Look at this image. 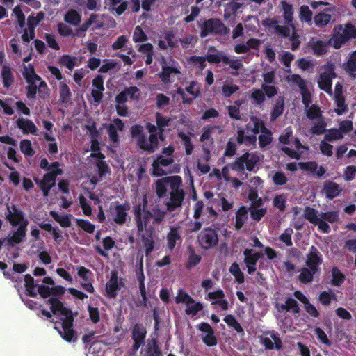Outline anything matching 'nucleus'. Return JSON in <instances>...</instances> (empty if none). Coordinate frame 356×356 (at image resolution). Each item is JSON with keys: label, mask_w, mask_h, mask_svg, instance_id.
<instances>
[{"label": "nucleus", "mask_w": 356, "mask_h": 356, "mask_svg": "<svg viewBox=\"0 0 356 356\" xmlns=\"http://www.w3.org/2000/svg\"><path fill=\"white\" fill-rule=\"evenodd\" d=\"M147 195L143 196L142 203L134 206L132 212L134 215L137 231L140 233L147 230L149 225L154 227L160 225L165 219L166 211L161 209L159 204L148 209Z\"/></svg>", "instance_id": "nucleus-1"}, {"label": "nucleus", "mask_w": 356, "mask_h": 356, "mask_svg": "<svg viewBox=\"0 0 356 356\" xmlns=\"http://www.w3.org/2000/svg\"><path fill=\"white\" fill-rule=\"evenodd\" d=\"M46 304L50 305V310L53 314L60 316L62 330L56 326L54 327L60 337L67 342L76 341L77 337L73 329L74 316L72 311L66 307L63 302L56 298H49L46 300Z\"/></svg>", "instance_id": "nucleus-2"}, {"label": "nucleus", "mask_w": 356, "mask_h": 356, "mask_svg": "<svg viewBox=\"0 0 356 356\" xmlns=\"http://www.w3.org/2000/svg\"><path fill=\"white\" fill-rule=\"evenodd\" d=\"M63 174V170L60 168V163L58 161H54L51 168V172L43 175L42 179L35 177L33 180L39 187L44 197H48L50 191L56 186V179L59 175Z\"/></svg>", "instance_id": "nucleus-3"}, {"label": "nucleus", "mask_w": 356, "mask_h": 356, "mask_svg": "<svg viewBox=\"0 0 356 356\" xmlns=\"http://www.w3.org/2000/svg\"><path fill=\"white\" fill-rule=\"evenodd\" d=\"M259 162V157L256 153L245 152L241 156L236 158L233 162L228 164L227 166H225L222 172L225 177L229 172L228 167L235 172H243L245 168L249 172L254 170L255 166Z\"/></svg>", "instance_id": "nucleus-4"}, {"label": "nucleus", "mask_w": 356, "mask_h": 356, "mask_svg": "<svg viewBox=\"0 0 356 356\" xmlns=\"http://www.w3.org/2000/svg\"><path fill=\"white\" fill-rule=\"evenodd\" d=\"M198 27L200 29V36L202 38L209 35L225 37L230 33L229 28L219 18L212 17L205 19L202 23H198Z\"/></svg>", "instance_id": "nucleus-5"}, {"label": "nucleus", "mask_w": 356, "mask_h": 356, "mask_svg": "<svg viewBox=\"0 0 356 356\" xmlns=\"http://www.w3.org/2000/svg\"><path fill=\"white\" fill-rule=\"evenodd\" d=\"M197 240L202 249L207 250L215 248L219 242L218 232L210 227L203 228Z\"/></svg>", "instance_id": "nucleus-6"}, {"label": "nucleus", "mask_w": 356, "mask_h": 356, "mask_svg": "<svg viewBox=\"0 0 356 356\" xmlns=\"http://www.w3.org/2000/svg\"><path fill=\"white\" fill-rule=\"evenodd\" d=\"M124 286V279L118 277L117 271L112 270L110 278L105 285V296L108 298L115 299L118 291Z\"/></svg>", "instance_id": "nucleus-7"}, {"label": "nucleus", "mask_w": 356, "mask_h": 356, "mask_svg": "<svg viewBox=\"0 0 356 356\" xmlns=\"http://www.w3.org/2000/svg\"><path fill=\"white\" fill-rule=\"evenodd\" d=\"M7 212L6 213V219L13 227L22 225L25 221L28 222L27 219L25 218L24 213L18 208L16 204L10 206L6 204Z\"/></svg>", "instance_id": "nucleus-8"}, {"label": "nucleus", "mask_w": 356, "mask_h": 356, "mask_svg": "<svg viewBox=\"0 0 356 356\" xmlns=\"http://www.w3.org/2000/svg\"><path fill=\"white\" fill-rule=\"evenodd\" d=\"M29 67L31 68V73L26 70V72H23L22 74L26 82L29 83V86L26 88V97L29 99H33L35 98L38 92V87L34 82L37 80L40 81L41 78L35 72L34 67L32 64L29 65Z\"/></svg>", "instance_id": "nucleus-9"}, {"label": "nucleus", "mask_w": 356, "mask_h": 356, "mask_svg": "<svg viewBox=\"0 0 356 356\" xmlns=\"http://www.w3.org/2000/svg\"><path fill=\"white\" fill-rule=\"evenodd\" d=\"M169 200L165 203L166 213L173 212L181 207L185 198L184 191H173L170 192Z\"/></svg>", "instance_id": "nucleus-10"}, {"label": "nucleus", "mask_w": 356, "mask_h": 356, "mask_svg": "<svg viewBox=\"0 0 356 356\" xmlns=\"http://www.w3.org/2000/svg\"><path fill=\"white\" fill-rule=\"evenodd\" d=\"M138 147L150 154L154 153L159 148L157 134H150L148 138L146 135L145 136H142L138 140Z\"/></svg>", "instance_id": "nucleus-11"}, {"label": "nucleus", "mask_w": 356, "mask_h": 356, "mask_svg": "<svg viewBox=\"0 0 356 356\" xmlns=\"http://www.w3.org/2000/svg\"><path fill=\"white\" fill-rule=\"evenodd\" d=\"M112 207H114L113 220L118 225L124 224L127 221V211L130 209L129 204L127 202L120 204L118 202H115L111 205V209Z\"/></svg>", "instance_id": "nucleus-12"}, {"label": "nucleus", "mask_w": 356, "mask_h": 356, "mask_svg": "<svg viewBox=\"0 0 356 356\" xmlns=\"http://www.w3.org/2000/svg\"><path fill=\"white\" fill-rule=\"evenodd\" d=\"M197 328L198 330L206 333V335L202 338L204 344L209 347L217 345L218 339L214 334V330L208 323L202 322L197 325Z\"/></svg>", "instance_id": "nucleus-13"}, {"label": "nucleus", "mask_w": 356, "mask_h": 356, "mask_svg": "<svg viewBox=\"0 0 356 356\" xmlns=\"http://www.w3.org/2000/svg\"><path fill=\"white\" fill-rule=\"evenodd\" d=\"M323 262V257L316 247L312 245L306 256L305 264L307 267L314 268L318 271L319 266Z\"/></svg>", "instance_id": "nucleus-14"}, {"label": "nucleus", "mask_w": 356, "mask_h": 356, "mask_svg": "<svg viewBox=\"0 0 356 356\" xmlns=\"http://www.w3.org/2000/svg\"><path fill=\"white\" fill-rule=\"evenodd\" d=\"M161 71L159 72L158 76L165 83L171 82V74H179L181 73L179 68L176 66L170 65L165 58H162L161 62Z\"/></svg>", "instance_id": "nucleus-15"}, {"label": "nucleus", "mask_w": 356, "mask_h": 356, "mask_svg": "<svg viewBox=\"0 0 356 356\" xmlns=\"http://www.w3.org/2000/svg\"><path fill=\"white\" fill-rule=\"evenodd\" d=\"M138 234L145 248V254L148 256L154 248V227L152 225H149L147 230Z\"/></svg>", "instance_id": "nucleus-16"}, {"label": "nucleus", "mask_w": 356, "mask_h": 356, "mask_svg": "<svg viewBox=\"0 0 356 356\" xmlns=\"http://www.w3.org/2000/svg\"><path fill=\"white\" fill-rule=\"evenodd\" d=\"M146 329L142 324H136L132 330L131 337L134 340L132 348L137 351L139 348L144 344L146 337Z\"/></svg>", "instance_id": "nucleus-17"}, {"label": "nucleus", "mask_w": 356, "mask_h": 356, "mask_svg": "<svg viewBox=\"0 0 356 356\" xmlns=\"http://www.w3.org/2000/svg\"><path fill=\"white\" fill-rule=\"evenodd\" d=\"M93 89L91 90V95L94 102L97 104H100L103 98V92L105 88L104 86V78L102 75H97L92 82Z\"/></svg>", "instance_id": "nucleus-18"}, {"label": "nucleus", "mask_w": 356, "mask_h": 356, "mask_svg": "<svg viewBox=\"0 0 356 356\" xmlns=\"http://www.w3.org/2000/svg\"><path fill=\"white\" fill-rule=\"evenodd\" d=\"M333 8H327L324 9L323 12L316 14L314 17V22L315 25L318 28H323L330 22L333 23L334 22V19L331 14V13H333Z\"/></svg>", "instance_id": "nucleus-19"}, {"label": "nucleus", "mask_w": 356, "mask_h": 356, "mask_svg": "<svg viewBox=\"0 0 356 356\" xmlns=\"http://www.w3.org/2000/svg\"><path fill=\"white\" fill-rule=\"evenodd\" d=\"M269 334L270 337H262L261 339V343L267 350H281L282 348V342L279 334L275 332H271Z\"/></svg>", "instance_id": "nucleus-20"}, {"label": "nucleus", "mask_w": 356, "mask_h": 356, "mask_svg": "<svg viewBox=\"0 0 356 356\" xmlns=\"http://www.w3.org/2000/svg\"><path fill=\"white\" fill-rule=\"evenodd\" d=\"M114 124H109L107 127V134L110 140L113 143L119 142V135L117 130L120 131H123L124 128V123L120 118H115L113 120Z\"/></svg>", "instance_id": "nucleus-21"}, {"label": "nucleus", "mask_w": 356, "mask_h": 356, "mask_svg": "<svg viewBox=\"0 0 356 356\" xmlns=\"http://www.w3.org/2000/svg\"><path fill=\"white\" fill-rule=\"evenodd\" d=\"M337 77V74H333L332 77L330 76L327 72H322L319 75L318 80V86L319 88L329 95H332V80Z\"/></svg>", "instance_id": "nucleus-22"}, {"label": "nucleus", "mask_w": 356, "mask_h": 356, "mask_svg": "<svg viewBox=\"0 0 356 356\" xmlns=\"http://www.w3.org/2000/svg\"><path fill=\"white\" fill-rule=\"evenodd\" d=\"M323 191L325 192V196L327 199L333 200L339 195L341 192V188L336 182L327 180L325 181L323 184Z\"/></svg>", "instance_id": "nucleus-23"}, {"label": "nucleus", "mask_w": 356, "mask_h": 356, "mask_svg": "<svg viewBox=\"0 0 356 356\" xmlns=\"http://www.w3.org/2000/svg\"><path fill=\"white\" fill-rule=\"evenodd\" d=\"M27 225L28 222L26 223L25 221L22 225H20L18 227L17 229L14 232L12 236L7 238L10 245L13 246L14 244H19L24 240L26 237Z\"/></svg>", "instance_id": "nucleus-24"}, {"label": "nucleus", "mask_w": 356, "mask_h": 356, "mask_svg": "<svg viewBox=\"0 0 356 356\" xmlns=\"http://www.w3.org/2000/svg\"><path fill=\"white\" fill-rule=\"evenodd\" d=\"M308 44L312 49L314 54L318 56L325 55L327 51V47L330 45L328 41L314 40V38L309 42Z\"/></svg>", "instance_id": "nucleus-25"}, {"label": "nucleus", "mask_w": 356, "mask_h": 356, "mask_svg": "<svg viewBox=\"0 0 356 356\" xmlns=\"http://www.w3.org/2000/svg\"><path fill=\"white\" fill-rule=\"evenodd\" d=\"M167 246L170 250H174L177 241H181V236L179 232V227H171L167 234Z\"/></svg>", "instance_id": "nucleus-26"}, {"label": "nucleus", "mask_w": 356, "mask_h": 356, "mask_svg": "<svg viewBox=\"0 0 356 356\" xmlns=\"http://www.w3.org/2000/svg\"><path fill=\"white\" fill-rule=\"evenodd\" d=\"M17 125L19 129H22L24 134L31 133L36 134L38 129L35 124L30 120L20 118L17 120Z\"/></svg>", "instance_id": "nucleus-27"}, {"label": "nucleus", "mask_w": 356, "mask_h": 356, "mask_svg": "<svg viewBox=\"0 0 356 356\" xmlns=\"http://www.w3.org/2000/svg\"><path fill=\"white\" fill-rule=\"evenodd\" d=\"M318 272V270L309 268L302 267L300 270L298 275V280L302 284H309L312 282L314 280V275Z\"/></svg>", "instance_id": "nucleus-28"}, {"label": "nucleus", "mask_w": 356, "mask_h": 356, "mask_svg": "<svg viewBox=\"0 0 356 356\" xmlns=\"http://www.w3.org/2000/svg\"><path fill=\"white\" fill-rule=\"evenodd\" d=\"M337 29H339V31H342L341 33L340 32V34L347 42L351 39L356 38V28L352 24L347 23L343 29L342 28V25H338L335 27L334 30Z\"/></svg>", "instance_id": "nucleus-29"}, {"label": "nucleus", "mask_w": 356, "mask_h": 356, "mask_svg": "<svg viewBox=\"0 0 356 356\" xmlns=\"http://www.w3.org/2000/svg\"><path fill=\"white\" fill-rule=\"evenodd\" d=\"M38 226L40 229L50 232L58 244H60L63 241L64 238L60 234L58 228H55L51 225V224L44 222L39 223Z\"/></svg>", "instance_id": "nucleus-30"}, {"label": "nucleus", "mask_w": 356, "mask_h": 356, "mask_svg": "<svg viewBox=\"0 0 356 356\" xmlns=\"http://www.w3.org/2000/svg\"><path fill=\"white\" fill-rule=\"evenodd\" d=\"M248 210L245 206H241L236 212L235 229L240 230L248 219Z\"/></svg>", "instance_id": "nucleus-31"}, {"label": "nucleus", "mask_w": 356, "mask_h": 356, "mask_svg": "<svg viewBox=\"0 0 356 356\" xmlns=\"http://www.w3.org/2000/svg\"><path fill=\"white\" fill-rule=\"evenodd\" d=\"M284 111V98L283 97H279L273 106V108L270 113V121L273 122L280 115H282Z\"/></svg>", "instance_id": "nucleus-32"}, {"label": "nucleus", "mask_w": 356, "mask_h": 356, "mask_svg": "<svg viewBox=\"0 0 356 356\" xmlns=\"http://www.w3.org/2000/svg\"><path fill=\"white\" fill-rule=\"evenodd\" d=\"M280 308L282 311L292 312L295 314L300 312L298 302L291 297L287 298L285 304H281Z\"/></svg>", "instance_id": "nucleus-33"}, {"label": "nucleus", "mask_w": 356, "mask_h": 356, "mask_svg": "<svg viewBox=\"0 0 356 356\" xmlns=\"http://www.w3.org/2000/svg\"><path fill=\"white\" fill-rule=\"evenodd\" d=\"M1 78L4 88H10L14 82V76L11 68L7 65H3L1 71Z\"/></svg>", "instance_id": "nucleus-34"}, {"label": "nucleus", "mask_w": 356, "mask_h": 356, "mask_svg": "<svg viewBox=\"0 0 356 356\" xmlns=\"http://www.w3.org/2000/svg\"><path fill=\"white\" fill-rule=\"evenodd\" d=\"M168 184L165 177L157 179L154 183V191L159 199L164 197L168 191Z\"/></svg>", "instance_id": "nucleus-35"}, {"label": "nucleus", "mask_w": 356, "mask_h": 356, "mask_svg": "<svg viewBox=\"0 0 356 356\" xmlns=\"http://www.w3.org/2000/svg\"><path fill=\"white\" fill-rule=\"evenodd\" d=\"M59 101L63 104H67L71 99L72 92L65 82L59 83Z\"/></svg>", "instance_id": "nucleus-36"}, {"label": "nucleus", "mask_w": 356, "mask_h": 356, "mask_svg": "<svg viewBox=\"0 0 356 356\" xmlns=\"http://www.w3.org/2000/svg\"><path fill=\"white\" fill-rule=\"evenodd\" d=\"M251 120L254 123V127L252 129L253 134L256 135L261 131L262 134H270V131L266 128L263 120L259 118L252 117Z\"/></svg>", "instance_id": "nucleus-37"}, {"label": "nucleus", "mask_w": 356, "mask_h": 356, "mask_svg": "<svg viewBox=\"0 0 356 356\" xmlns=\"http://www.w3.org/2000/svg\"><path fill=\"white\" fill-rule=\"evenodd\" d=\"M202 257L197 254L194 248L191 246L188 248V257L186 264L187 269H191L200 263Z\"/></svg>", "instance_id": "nucleus-38"}, {"label": "nucleus", "mask_w": 356, "mask_h": 356, "mask_svg": "<svg viewBox=\"0 0 356 356\" xmlns=\"http://www.w3.org/2000/svg\"><path fill=\"white\" fill-rule=\"evenodd\" d=\"M222 63L225 64H228L232 70H234V72H232V75L234 76H238V70L241 69L243 67L242 60L240 59L232 60L227 56H223Z\"/></svg>", "instance_id": "nucleus-39"}, {"label": "nucleus", "mask_w": 356, "mask_h": 356, "mask_svg": "<svg viewBox=\"0 0 356 356\" xmlns=\"http://www.w3.org/2000/svg\"><path fill=\"white\" fill-rule=\"evenodd\" d=\"M50 215L55 221L58 222L62 227H70L71 226V216L72 215L64 214L63 216L58 215L56 211H51Z\"/></svg>", "instance_id": "nucleus-40"}, {"label": "nucleus", "mask_w": 356, "mask_h": 356, "mask_svg": "<svg viewBox=\"0 0 356 356\" xmlns=\"http://www.w3.org/2000/svg\"><path fill=\"white\" fill-rule=\"evenodd\" d=\"M303 216L306 220H307L310 223L313 225H316L317 221L320 218L318 216V211L309 206L305 207L303 211Z\"/></svg>", "instance_id": "nucleus-41"}, {"label": "nucleus", "mask_w": 356, "mask_h": 356, "mask_svg": "<svg viewBox=\"0 0 356 356\" xmlns=\"http://www.w3.org/2000/svg\"><path fill=\"white\" fill-rule=\"evenodd\" d=\"M331 284L334 286H340L345 280V275L337 266L332 268Z\"/></svg>", "instance_id": "nucleus-42"}, {"label": "nucleus", "mask_w": 356, "mask_h": 356, "mask_svg": "<svg viewBox=\"0 0 356 356\" xmlns=\"http://www.w3.org/2000/svg\"><path fill=\"white\" fill-rule=\"evenodd\" d=\"M177 137L181 139L182 144L185 147L186 155H191L193 151V145L191 138L182 131L178 132Z\"/></svg>", "instance_id": "nucleus-43"}, {"label": "nucleus", "mask_w": 356, "mask_h": 356, "mask_svg": "<svg viewBox=\"0 0 356 356\" xmlns=\"http://www.w3.org/2000/svg\"><path fill=\"white\" fill-rule=\"evenodd\" d=\"M230 273L234 277L235 281L238 284L245 282L243 273L241 270L239 265L236 262L232 264L229 269Z\"/></svg>", "instance_id": "nucleus-44"}, {"label": "nucleus", "mask_w": 356, "mask_h": 356, "mask_svg": "<svg viewBox=\"0 0 356 356\" xmlns=\"http://www.w3.org/2000/svg\"><path fill=\"white\" fill-rule=\"evenodd\" d=\"M156 124L159 128V131H165L166 127H169L171 124L172 119L168 116H163L160 113L155 114Z\"/></svg>", "instance_id": "nucleus-45"}, {"label": "nucleus", "mask_w": 356, "mask_h": 356, "mask_svg": "<svg viewBox=\"0 0 356 356\" xmlns=\"http://www.w3.org/2000/svg\"><path fill=\"white\" fill-rule=\"evenodd\" d=\"M299 18L301 22H305L311 25L313 18V13L310 10L309 6L303 5L300 6Z\"/></svg>", "instance_id": "nucleus-46"}, {"label": "nucleus", "mask_w": 356, "mask_h": 356, "mask_svg": "<svg viewBox=\"0 0 356 356\" xmlns=\"http://www.w3.org/2000/svg\"><path fill=\"white\" fill-rule=\"evenodd\" d=\"M346 42V40L343 38L339 31L334 33L332 38L328 40V44L336 49H340Z\"/></svg>", "instance_id": "nucleus-47"}, {"label": "nucleus", "mask_w": 356, "mask_h": 356, "mask_svg": "<svg viewBox=\"0 0 356 356\" xmlns=\"http://www.w3.org/2000/svg\"><path fill=\"white\" fill-rule=\"evenodd\" d=\"M223 321L229 327L234 329L238 333H244L243 328L232 314L225 316Z\"/></svg>", "instance_id": "nucleus-48"}, {"label": "nucleus", "mask_w": 356, "mask_h": 356, "mask_svg": "<svg viewBox=\"0 0 356 356\" xmlns=\"http://www.w3.org/2000/svg\"><path fill=\"white\" fill-rule=\"evenodd\" d=\"M25 288L28 296L31 297H36L37 293L35 291L34 278L30 275L26 274L24 276Z\"/></svg>", "instance_id": "nucleus-49"}, {"label": "nucleus", "mask_w": 356, "mask_h": 356, "mask_svg": "<svg viewBox=\"0 0 356 356\" xmlns=\"http://www.w3.org/2000/svg\"><path fill=\"white\" fill-rule=\"evenodd\" d=\"M166 179V181L168 185H170V191H184L182 188H181V186L182 184V179L181 177L178 175H174L170 177H165Z\"/></svg>", "instance_id": "nucleus-50"}, {"label": "nucleus", "mask_w": 356, "mask_h": 356, "mask_svg": "<svg viewBox=\"0 0 356 356\" xmlns=\"http://www.w3.org/2000/svg\"><path fill=\"white\" fill-rule=\"evenodd\" d=\"M175 300L177 304L184 303L188 305L195 302V300L183 289L178 291L177 296L175 297Z\"/></svg>", "instance_id": "nucleus-51"}, {"label": "nucleus", "mask_w": 356, "mask_h": 356, "mask_svg": "<svg viewBox=\"0 0 356 356\" xmlns=\"http://www.w3.org/2000/svg\"><path fill=\"white\" fill-rule=\"evenodd\" d=\"M64 19L66 22L76 26L81 22V16L76 10L72 9L65 14Z\"/></svg>", "instance_id": "nucleus-52"}, {"label": "nucleus", "mask_w": 356, "mask_h": 356, "mask_svg": "<svg viewBox=\"0 0 356 356\" xmlns=\"http://www.w3.org/2000/svg\"><path fill=\"white\" fill-rule=\"evenodd\" d=\"M76 57H72L70 55L64 54L60 56L58 63L60 66H65L68 70H72L76 65Z\"/></svg>", "instance_id": "nucleus-53"}, {"label": "nucleus", "mask_w": 356, "mask_h": 356, "mask_svg": "<svg viewBox=\"0 0 356 356\" xmlns=\"http://www.w3.org/2000/svg\"><path fill=\"white\" fill-rule=\"evenodd\" d=\"M283 8V17L286 24H290L293 21V10L291 4L284 1L282 2Z\"/></svg>", "instance_id": "nucleus-54"}, {"label": "nucleus", "mask_w": 356, "mask_h": 356, "mask_svg": "<svg viewBox=\"0 0 356 356\" xmlns=\"http://www.w3.org/2000/svg\"><path fill=\"white\" fill-rule=\"evenodd\" d=\"M20 150L25 155L28 156H33L35 152L32 147L31 140L28 139H23L20 141Z\"/></svg>", "instance_id": "nucleus-55"}, {"label": "nucleus", "mask_w": 356, "mask_h": 356, "mask_svg": "<svg viewBox=\"0 0 356 356\" xmlns=\"http://www.w3.org/2000/svg\"><path fill=\"white\" fill-rule=\"evenodd\" d=\"M334 102L337 106L334 112L338 115H341L348 110V105L346 104L345 97H334Z\"/></svg>", "instance_id": "nucleus-56"}, {"label": "nucleus", "mask_w": 356, "mask_h": 356, "mask_svg": "<svg viewBox=\"0 0 356 356\" xmlns=\"http://www.w3.org/2000/svg\"><path fill=\"white\" fill-rule=\"evenodd\" d=\"M217 128H218L217 126H212L211 127H209V128L204 129V131L200 136V140L201 142L209 140V142L207 143V146L212 147L213 145V138H212L211 135L213 132V130Z\"/></svg>", "instance_id": "nucleus-57"}, {"label": "nucleus", "mask_w": 356, "mask_h": 356, "mask_svg": "<svg viewBox=\"0 0 356 356\" xmlns=\"http://www.w3.org/2000/svg\"><path fill=\"white\" fill-rule=\"evenodd\" d=\"M148 37L143 30L140 26L138 25L134 28L133 33V41L136 43L145 42Z\"/></svg>", "instance_id": "nucleus-58"}, {"label": "nucleus", "mask_w": 356, "mask_h": 356, "mask_svg": "<svg viewBox=\"0 0 356 356\" xmlns=\"http://www.w3.org/2000/svg\"><path fill=\"white\" fill-rule=\"evenodd\" d=\"M186 308L185 309V314L186 315H191L193 316H196L199 312L202 311L203 309V305L202 303L198 302H194L192 304L186 305Z\"/></svg>", "instance_id": "nucleus-59"}, {"label": "nucleus", "mask_w": 356, "mask_h": 356, "mask_svg": "<svg viewBox=\"0 0 356 356\" xmlns=\"http://www.w3.org/2000/svg\"><path fill=\"white\" fill-rule=\"evenodd\" d=\"M344 69L349 73L356 72V50L349 55L348 61L344 65Z\"/></svg>", "instance_id": "nucleus-60"}, {"label": "nucleus", "mask_w": 356, "mask_h": 356, "mask_svg": "<svg viewBox=\"0 0 356 356\" xmlns=\"http://www.w3.org/2000/svg\"><path fill=\"white\" fill-rule=\"evenodd\" d=\"M77 226L88 234H92L95 232V226L87 220L76 219Z\"/></svg>", "instance_id": "nucleus-61"}, {"label": "nucleus", "mask_w": 356, "mask_h": 356, "mask_svg": "<svg viewBox=\"0 0 356 356\" xmlns=\"http://www.w3.org/2000/svg\"><path fill=\"white\" fill-rule=\"evenodd\" d=\"M286 197L284 194L276 195L273 200V205L280 211L286 209Z\"/></svg>", "instance_id": "nucleus-62"}, {"label": "nucleus", "mask_w": 356, "mask_h": 356, "mask_svg": "<svg viewBox=\"0 0 356 356\" xmlns=\"http://www.w3.org/2000/svg\"><path fill=\"white\" fill-rule=\"evenodd\" d=\"M252 103L257 105H261L265 102V94L260 89H255L250 95Z\"/></svg>", "instance_id": "nucleus-63"}, {"label": "nucleus", "mask_w": 356, "mask_h": 356, "mask_svg": "<svg viewBox=\"0 0 356 356\" xmlns=\"http://www.w3.org/2000/svg\"><path fill=\"white\" fill-rule=\"evenodd\" d=\"M306 115L309 119L314 120L321 118V110L318 105L313 104L310 107L309 106L306 111Z\"/></svg>", "instance_id": "nucleus-64"}]
</instances>
